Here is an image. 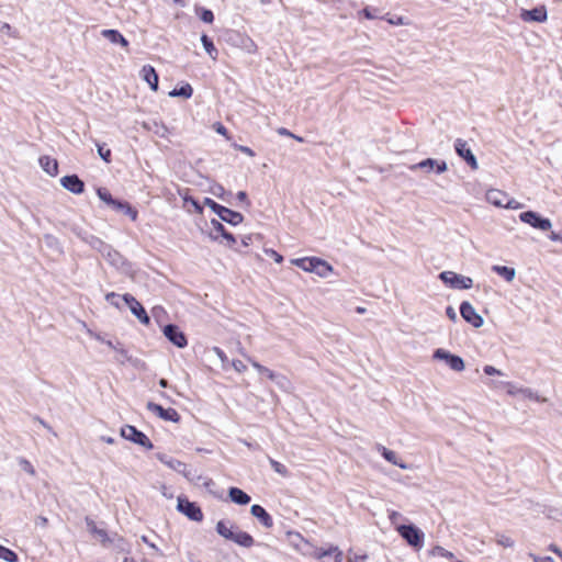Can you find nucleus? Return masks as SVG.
I'll return each mask as SVG.
<instances>
[{"mask_svg":"<svg viewBox=\"0 0 562 562\" xmlns=\"http://www.w3.org/2000/svg\"><path fill=\"white\" fill-rule=\"evenodd\" d=\"M215 532L226 541L233 542L234 544L249 549L254 546L265 547L271 549V547L263 542H257L255 538L248 532L239 528V526L228 519L222 518L215 525Z\"/></svg>","mask_w":562,"mask_h":562,"instance_id":"nucleus-1","label":"nucleus"},{"mask_svg":"<svg viewBox=\"0 0 562 562\" xmlns=\"http://www.w3.org/2000/svg\"><path fill=\"white\" fill-rule=\"evenodd\" d=\"M296 551L321 562H342L344 559V553L338 546L327 543L325 547H316L306 538Z\"/></svg>","mask_w":562,"mask_h":562,"instance_id":"nucleus-2","label":"nucleus"},{"mask_svg":"<svg viewBox=\"0 0 562 562\" xmlns=\"http://www.w3.org/2000/svg\"><path fill=\"white\" fill-rule=\"evenodd\" d=\"M290 262L301 270L314 273L319 278H327L335 273L334 266L329 261L317 256L292 258Z\"/></svg>","mask_w":562,"mask_h":562,"instance_id":"nucleus-3","label":"nucleus"},{"mask_svg":"<svg viewBox=\"0 0 562 562\" xmlns=\"http://www.w3.org/2000/svg\"><path fill=\"white\" fill-rule=\"evenodd\" d=\"M396 532L415 552H419L425 544V532L409 519L396 526Z\"/></svg>","mask_w":562,"mask_h":562,"instance_id":"nucleus-4","label":"nucleus"},{"mask_svg":"<svg viewBox=\"0 0 562 562\" xmlns=\"http://www.w3.org/2000/svg\"><path fill=\"white\" fill-rule=\"evenodd\" d=\"M203 204L206 205L218 218L226 224L236 227L240 225L245 221V216L241 212L227 207L212 198L205 196L203 199Z\"/></svg>","mask_w":562,"mask_h":562,"instance_id":"nucleus-5","label":"nucleus"},{"mask_svg":"<svg viewBox=\"0 0 562 562\" xmlns=\"http://www.w3.org/2000/svg\"><path fill=\"white\" fill-rule=\"evenodd\" d=\"M176 509L190 521L202 522L204 520V514L200 504L195 501H191L186 494L177 496Z\"/></svg>","mask_w":562,"mask_h":562,"instance_id":"nucleus-6","label":"nucleus"},{"mask_svg":"<svg viewBox=\"0 0 562 562\" xmlns=\"http://www.w3.org/2000/svg\"><path fill=\"white\" fill-rule=\"evenodd\" d=\"M120 435L124 440L137 445L147 451L154 449V443L149 437L134 425H123L120 429Z\"/></svg>","mask_w":562,"mask_h":562,"instance_id":"nucleus-7","label":"nucleus"},{"mask_svg":"<svg viewBox=\"0 0 562 562\" xmlns=\"http://www.w3.org/2000/svg\"><path fill=\"white\" fill-rule=\"evenodd\" d=\"M438 279L446 288L453 290H469L473 286V279L471 277L451 270L439 272Z\"/></svg>","mask_w":562,"mask_h":562,"instance_id":"nucleus-8","label":"nucleus"},{"mask_svg":"<svg viewBox=\"0 0 562 562\" xmlns=\"http://www.w3.org/2000/svg\"><path fill=\"white\" fill-rule=\"evenodd\" d=\"M432 359L443 362L450 370L454 372H462L465 370L464 359L446 348H436L432 351Z\"/></svg>","mask_w":562,"mask_h":562,"instance_id":"nucleus-9","label":"nucleus"},{"mask_svg":"<svg viewBox=\"0 0 562 562\" xmlns=\"http://www.w3.org/2000/svg\"><path fill=\"white\" fill-rule=\"evenodd\" d=\"M521 223L531 226L540 232H549L552 228V222L549 217L535 210H526L518 214Z\"/></svg>","mask_w":562,"mask_h":562,"instance_id":"nucleus-10","label":"nucleus"},{"mask_svg":"<svg viewBox=\"0 0 562 562\" xmlns=\"http://www.w3.org/2000/svg\"><path fill=\"white\" fill-rule=\"evenodd\" d=\"M408 169L412 172L423 170L424 172L429 173V175L434 173V175L440 176V175L445 173L446 171H448V164L445 159L427 157V158L419 160L418 162L409 165Z\"/></svg>","mask_w":562,"mask_h":562,"instance_id":"nucleus-11","label":"nucleus"},{"mask_svg":"<svg viewBox=\"0 0 562 562\" xmlns=\"http://www.w3.org/2000/svg\"><path fill=\"white\" fill-rule=\"evenodd\" d=\"M154 456L159 462H161L169 469L176 471L177 473L181 474L190 482L194 481L195 479H201V475L196 476L192 470L188 469V465L184 462L173 457H170L167 453L156 452Z\"/></svg>","mask_w":562,"mask_h":562,"instance_id":"nucleus-12","label":"nucleus"},{"mask_svg":"<svg viewBox=\"0 0 562 562\" xmlns=\"http://www.w3.org/2000/svg\"><path fill=\"white\" fill-rule=\"evenodd\" d=\"M90 335L99 342L108 346L109 348H111V349L115 350L117 353H120L123 357V360H121L122 363L130 362L133 366L137 367V363L142 362V360H139L137 358H133L128 353V350L124 347V345L119 339H116V338L106 339L104 337V335H102L101 333H91L90 331Z\"/></svg>","mask_w":562,"mask_h":562,"instance_id":"nucleus-13","label":"nucleus"},{"mask_svg":"<svg viewBox=\"0 0 562 562\" xmlns=\"http://www.w3.org/2000/svg\"><path fill=\"white\" fill-rule=\"evenodd\" d=\"M165 338L175 347L183 349L188 346L186 333L175 323H168L160 329Z\"/></svg>","mask_w":562,"mask_h":562,"instance_id":"nucleus-14","label":"nucleus"},{"mask_svg":"<svg viewBox=\"0 0 562 562\" xmlns=\"http://www.w3.org/2000/svg\"><path fill=\"white\" fill-rule=\"evenodd\" d=\"M453 149L457 156L462 159L471 170L479 169L477 158L472 151L467 140L457 138L453 143Z\"/></svg>","mask_w":562,"mask_h":562,"instance_id":"nucleus-15","label":"nucleus"},{"mask_svg":"<svg viewBox=\"0 0 562 562\" xmlns=\"http://www.w3.org/2000/svg\"><path fill=\"white\" fill-rule=\"evenodd\" d=\"M146 408L153 413L158 418L165 420L178 424L181 422V415L179 412L173 407H164L161 404L156 403L154 401H148L146 403Z\"/></svg>","mask_w":562,"mask_h":562,"instance_id":"nucleus-16","label":"nucleus"},{"mask_svg":"<svg viewBox=\"0 0 562 562\" xmlns=\"http://www.w3.org/2000/svg\"><path fill=\"white\" fill-rule=\"evenodd\" d=\"M95 194L102 205L119 214L125 203V199L114 196L106 187H95Z\"/></svg>","mask_w":562,"mask_h":562,"instance_id":"nucleus-17","label":"nucleus"},{"mask_svg":"<svg viewBox=\"0 0 562 562\" xmlns=\"http://www.w3.org/2000/svg\"><path fill=\"white\" fill-rule=\"evenodd\" d=\"M125 307L137 318V321L144 325H150V315L148 314L145 306L131 293L128 296H124Z\"/></svg>","mask_w":562,"mask_h":562,"instance_id":"nucleus-18","label":"nucleus"},{"mask_svg":"<svg viewBox=\"0 0 562 562\" xmlns=\"http://www.w3.org/2000/svg\"><path fill=\"white\" fill-rule=\"evenodd\" d=\"M459 313L462 319L474 328H481L484 325V318L469 301H462L460 303Z\"/></svg>","mask_w":562,"mask_h":562,"instance_id":"nucleus-19","label":"nucleus"},{"mask_svg":"<svg viewBox=\"0 0 562 562\" xmlns=\"http://www.w3.org/2000/svg\"><path fill=\"white\" fill-rule=\"evenodd\" d=\"M519 18L526 23H544L548 20V10L544 4H537L530 9H520Z\"/></svg>","mask_w":562,"mask_h":562,"instance_id":"nucleus-20","label":"nucleus"},{"mask_svg":"<svg viewBox=\"0 0 562 562\" xmlns=\"http://www.w3.org/2000/svg\"><path fill=\"white\" fill-rule=\"evenodd\" d=\"M60 186L72 194H82L86 190V183L77 173H68L59 179Z\"/></svg>","mask_w":562,"mask_h":562,"instance_id":"nucleus-21","label":"nucleus"},{"mask_svg":"<svg viewBox=\"0 0 562 562\" xmlns=\"http://www.w3.org/2000/svg\"><path fill=\"white\" fill-rule=\"evenodd\" d=\"M91 240H92V243H91L90 247L93 250H97L98 252H100L102 255V257H104L108 262H110L111 260L114 261V258H120V251L116 250L112 245L102 240L100 237L95 236L94 239H91Z\"/></svg>","mask_w":562,"mask_h":562,"instance_id":"nucleus-22","label":"nucleus"},{"mask_svg":"<svg viewBox=\"0 0 562 562\" xmlns=\"http://www.w3.org/2000/svg\"><path fill=\"white\" fill-rule=\"evenodd\" d=\"M139 77L151 91L157 92L159 90V75L154 66L150 64L144 65L139 70Z\"/></svg>","mask_w":562,"mask_h":562,"instance_id":"nucleus-23","label":"nucleus"},{"mask_svg":"<svg viewBox=\"0 0 562 562\" xmlns=\"http://www.w3.org/2000/svg\"><path fill=\"white\" fill-rule=\"evenodd\" d=\"M376 450L380 453V456L392 465H395L402 470H407L409 468V465L402 460V458L397 454L396 451L389 449L383 445H378Z\"/></svg>","mask_w":562,"mask_h":562,"instance_id":"nucleus-24","label":"nucleus"},{"mask_svg":"<svg viewBox=\"0 0 562 562\" xmlns=\"http://www.w3.org/2000/svg\"><path fill=\"white\" fill-rule=\"evenodd\" d=\"M225 501L239 506H246L251 502V496L238 486H229Z\"/></svg>","mask_w":562,"mask_h":562,"instance_id":"nucleus-25","label":"nucleus"},{"mask_svg":"<svg viewBox=\"0 0 562 562\" xmlns=\"http://www.w3.org/2000/svg\"><path fill=\"white\" fill-rule=\"evenodd\" d=\"M250 514L265 528L273 527V518L271 514L260 504H254L250 507Z\"/></svg>","mask_w":562,"mask_h":562,"instance_id":"nucleus-26","label":"nucleus"},{"mask_svg":"<svg viewBox=\"0 0 562 562\" xmlns=\"http://www.w3.org/2000/svg\"><path fill=\"white\" fill-rule=\"evenodd\" d=\"M101 35L113 45L121 46L125 49L130 47V41L116 29H103Z\"/></svg>","mask_w":562,"mask_h":562,"instance_id":"nucleus-27","label":"nucleus"},{"mask_svg":"<svg viewBox=\"0 0 562 562\" xmlns=\"http://www.w3.org/2000/svg\"><path fill=\"white\" fill-rule=\"evenodd\" d=\"M262 376L272 381L283 392H290V390L292 389L291 381L280 372H277L268 368V370L265 371V374Z\"/></svg>","mask_w":562,"mask_h":562,"instance_id":"nucleus-28","label":"nucleus"},{"mask_svg":"<svg viewBox=\"0 0 562 562\" xmlns=\"http://www.w3.org/2000/svg\"><path fill=\"white\" fill-rule=\"evenodd\" d=\"M207 192L229 205L234 204V193L231 190H226L220 182L213 181L209 187Z\"/></svg>","mask_w":562,"mask_h":562,"instance_id":"nucleus-29","label":"nucleus"},{"mask_svg":"<svg viewBox=\"0 0 562 562\" xmlns=\"http://www.w3.org/2000/svg\"><path fill=\"white\" fill-rule=\"evenodd\" d=\"M85 521H86L88 531L91 535L99 537L100 541L103 546H108L113 542V539L109 536V532L103 528H99L97 526V522L92 518L87 516Z\"/></svg>","mask_w":562,"mask_h":562,"instance_id":"nucleus-30","label":"nucleus"},{"mask_svg":"<svg viewBox=\"0 0 562 562\" xmlns=\"http://www.w3.org/2000/svg\"><path fill=\"white\" fill-rule=\"evenodd\" d=\"M38 165L50 177H56L59 173L58 160L49 155H41L38 157Z\"/></svg>","mask_w":562,"mask_h":562,"instance_id":"nucleus-31","label":"nucleus"},{"mask_svg":"<svg viewBox=\"0 0 562 562\" xmlns=\"http://www.w3.org/2000/svg\"><path fill=\"white\" fill-rule=\"evenodd\" d=\"M224 222L220 218H211L210 224L212 226L211 231H202V233L211 240V241H220L222 235L227 232V228L223 224Z\"/></svg>","mask_w":562,"mask_h":562,"instance_id":"nucleus-32","label":"nucleus"},{"mask_svg":"<svg viewBox=\"0 0 562 562\" xmlns=\"http://www.w3.org/2000/svg\"><path fill=\"white\" fill-rule=\"evenodd\" d=\"M244 36V33L233 30V29H225L221 32L218 36V41L226 43L229 46L233 47H239V44L241 43V38Z\"/></svg>","mask_w":562,"mask_h":562,"instance_id":"nucleus-33","label":"nucleus"},{"mask_svg":"<svg viewBox=\"0 0 562 562\" xmlns=\"http://www.w3.org/2000/svg\"><path fill=\"white\" fill-rule=\"evenodd\" d=\"M505 385L508 387L507 393L509 395H516L521 394L524 398L533 401V402H540L541 397L539 393L530 387H519L516 389L515 385L512 382H506Z\"/></svg>","mask_w":562,"mask_h":562,"instance_id":"nucleus-34","label":"nucleus"},{"mask_svg":"<svg viewBox=\"0 0 562 562\" xmlns=\"http://www.w3.org/2000/svg\"><path fill=\"white\" fill-rule=\"evenodd\" d=\"M179 195L186 205H191L193 209V212L195 214L202 215L204 213V207L206 206L203 204V201L200 202L196 198H194L190 193V189H184L183 191H179Z\"/></svg>","mask_w":562,"mask_h":562,"instance_id":"nucleus-35","label":"nucleus"},{"mask_svg":"<svg viewBox=\"0 0 562 562\" xmlns=\"http://www.w3.org/2000/svg\"><path fill=\"white\" fill-rule=\"evenodd\" d=\"M171 98H181L188 100L193 95V87L188 81H180L171 91L168 92Z\"/></svg>","mask_w":562,"mask_h":562,"instance_id":"nucleus-36","label":"nucleus"},{"mask_svg":"<svg viewBox=\"0 0 562 562\" xmlns=\"http://www.w3.org/2000/svg\"><path fill=\"white\" fill-rule=\"evenodd\" d=\"M507 196L508 194L505 191L494 188L488 189L485 193L486 201L490 204L499 209H502L503 205L505 204Z\"/></svg>","mask_w":562,"mask_h":562,"instance_id":"nucleus-37","label":"nucleus"},{"mask_svg":"<svg viewBox=\"0 0 562 562\" xmlns=\"http://www.w3.org/2000/svg\"><path fill=\"white\" fill-rule=\"evenodd\" d=\"M491 271L504 279L506 282L514 281L516 277V269L510 266L493 265L491 267Z\"/></svg>","mask_w":562,"mask_h":562,"instance_id":"nucleus-38","label":"nucleus"},{"mask_svg":"<svg viewBox=\"0 0 562 562\" xmlns=\"http://www.w3.org/2000/svg\"><path fill=\"white\" fill-rule=\"evenodd\" d=\"M150 313H151L150 318L151 317L154 318V321L156 322V324L158 325V327L160 329H162V327L168 324L169 314L164 306L155 305L151 307Z\"/></svg>","mask_w":562,"mask_h":562,"instance_id":"nucleus-39","label":"nucleus"},{"mask_svg":"<svg viewBox=\"0 0 562 562\" xmlns=\"http://www.w3.org/2000/svg\"><path fill=\"white\" fill-rule=\"evenodd\" d=\"M193 11L198 19L205 24H212L215 20L214 12L200 3L194 4Z\"/></svg>","mask_w":562,"mask_h":562,"instance_id":"nucleus-40","label":"nucleus"},{"mask_svg":"<svg viewBox=\"0 0 562 562\" xmlns=\"http://www.w3.org/2000/svg\"><path fill=\"white\" fill-rule=\"evenodd\" d=\"M201 44L205 50V53L213 59L216 60L218 57V50L213 42V38L209 36L205 32H202L200 37Z\"/></svg>","mask_w":562,"mask_h":562,"instance_id":"nucleus-41","label":"nucleus"},{"mask_svg":"<svg viewBox=\"0 0 562 562\" xmlns=\"http://www.w3.org/2000/svg\"><path fill=\"white\" fill-rule=\"evenodd\" d=\"M131 293L125 292L123 294H119L116 292H108L105 294V301L113 307L119 311H122L125 307V299L124 296H128Z\"/></svg>","mask_w":562,"mask_h":562,"instance_id":"nucleus-42","label":"nucleus"},{"mask_svg":"<svg viewBox=\"0 0 562 562\" xmlns=\"http://www.w3.org/2000/svg\"><path fill=\"white\" fill-rule=\"evenodd\" d=\"M43 240L45 243V246L48 249L57 252L58 255H64V252H65L64 246L56 236H54L53 234L46 233L43 235Z\"/></svg>","mask_w":562,"mask_h":562,"instance_id":"nucleus-43","label":"nucleus"},{"mask_svg":"<svg viewBox=\"0 0 562 562\" xmlns=\"http://www.w3.org/2000/svg\"><path fill=\"white\" fill-rule=\"evenodd\" d=\"M70 232L78 237L81 241L91 245L92 240L94 239L95 235L90 234L88 231H86L83 227H81L78 224L70 225Z\"/></svg>","mask_w":562,"mask_h":562,"instance_id":"nucleus-44","label":"nucleus"},{"mask_svg":"<svg viewBox=\"0 0 562 562\" xmlns=\"http://www.w3.org/2000/svg\"><path fill=\"white\" fill-rule=\"evenodd\" d=\"M428 554L430 557L445 558L449 561L463 562L461 560H457L456 554L452 551H449L439 544L434 546V548L428 551Z\"/></svg>","mask_w":562,"mask_h":562,"instance_id":"nucleus-45","label":"nucleus"},{"mask_svg":"<svg viewBox=\"0 0 562 562\" xmlns=\"http://www.w3.org/2000/svg\"><path fill=\"white\" fill-rule=\"evenodd\" d=\"M380 13V9L376 8V7H372V5H364L362 9H360L358 11V16L359 19H364V20H381V16L379 14Z\"/></svg>","mask_w":562,"mask_h":562,"instance_id":"nucleus-46","label":"nucleus"},{"mask_svg":"<svg viewBox=\"0 0 562 562\" xmlns=\"http://www.w3.org/2000/svg\"><path fill=\"white\" fill-rule=\"evenodd\" d=\"M381 20L387 22L390 25H393V26L408 25L407 18L400 15V14H392L390 12L383 14L381 16Z\"/></svg>","mask_w":562,"mask_h":562,"instance_id":"nucleus-47","label":"nucleus"},{"mask_svg":"<svg viewBox=\"0 0 562 562\" xmlns=\"http://www.w3.org/2000/svg\"><path fill=\"white\" fill-rule=\"evenodd\" d=\"M119 214L127 216L132 222H136L139 217L138 209L127 200L125 201Z\"/></svg>","mask_w":562,"mask_h":562,"instance_id":"nucleus-48","label":"nucleus"},{"mask_svg":"<svg viewBox=\"0 0 562 562\" xmlns=\"http://www.w3.org/2000/svg\"><path fill=\"white\" fill-rule=\"evenodd\" d=\"M217 243L225 245L226 247H228L229 249H232L236 252H240V250L237 248L236 235L233 234L232 232H229L228 229L224 235H222L220 241H217Z\"/></svg>","mask_w":562,"mask_h":562,"instance_id":"nucleus-49","label":"nucleus"},{"mask_svg":"<svg viewBox=\"0 0 562 562\" xmlns=\"http://www.w3.org/2000/svg\"><path fill=\"white\" fill-rule=\"evenodd\" d=\"M285 536H286V539L290 543V546L294 549V550H297V548L302 544V542L305 540V537L296 531V530H288L285 532Z\"/></svg>","mask_w":562,"mask_h":562,"instance_id":"nucleus-50","label":"nucleus"},{"mask_svg":"<svg viewBox=\"0 0 562 562\" xmlns=\"http://www.w3.org/2000/svg\"><path fill=\"white\" fill-rule=\"evenodd\" d=\"M0 559L5 562H19L20 560L19 554L14 550L3 544H0Z\"/></svg>","mask_w":562,"mask_h":562,"instance_id":"nucleus-51","label":"nucleus"},{"mask_svg":"<svg viewBox=\"0 0 562 562\" xmlns=\"http://www.w3.org/2000/svg\"><path fill=\"white\" fill-rule=\"evenodd\" d=\"M97 151L100 158L105 162L110 164L112 161V150L106 146L105 143L98 142L95 143Z\"/></svg>","mask_w":562,"mask_h":562,"instance_id":"nucleus-52","label":"nucleus"},{"mask_svg":"<svg viewBox=\"0 0 562 562\" xmlns=\"http://www.w3.org/2000/svg\"><path fill=\"white\" fill-rule=\"evenodd\" d=\"M238 48L244 49L248 54H254L257 52L258 47H257V44L255 43V41L250 36H248L246 33H244L241 43L239 44Z\"/></svg>","mask_w":562,"mask_h":562,"instance_id":"nucleus-53","label":"nucleus"},{"mask_svg":"<svg viewBox=\"0 0 562 562\" xmlns=\"http://www.w3.org/2000/svg\"><path fill=\"white\" fill-rule=\"evenodd\" d=\"M387 518L395 531L396 526H401V524L404 522L405 519H408L407 517H404L400 512L395 509L387 510Z\"/></svg>","mask_w":562,"mask_h":562,"instance_id":"nucleus-54","label":"nucleus"},{"mask_svg":"<svg viewBox=\"0 0 562 562\" xmlns=\"http://www.w3.org/2000/svg\"><path fill=\"white\" fill-rule=\"evenodd\" d=\"M109 263L115 268H121L123 271H127L133 267L132 261L125 258L121 252L120 258H114V261L111 260Z\"/></svg>","mask_w":562,"mask_h":562,"instance_id":"nucleus-55","label":"nucleus"},{"mask_svg":"<svg viewBox=\"0 0 562 562\" xmlns=\"http://www.w3.org/2000/svg\"><path fill=\"white\" fill-rule=\"evenodd\" d=\"M234 200H236L238 204L246 210L251 207V201L249 199L248 192L245 190L237 191V193L234 194Z\"/></svg>","mask_w":562,"mask_h":562,"instance_id":"nucleus-56","label":"nucleus"},{"mask_svg":"<svg viewBox=\"0 0 562 562\" xmlns=\"http://www.w3.org/2000/svg\"><path fill=\"white\" fill-rule=\"evenodd\" d=\"M212 130L227 140L232 138V134L228 128L220 121H216L212 124Z\"/></svg>","mask_w":562,"mask_h":562,"instance_id":"nucleus-57","label":"nucleus"},{"mask_svg":"<svg viewBox=\"0 0 562 562\" xmlns=\"http://www.w3.org/2000/svg\"><path fill=\"white\" fill-rule=\"evenodd\" d=\"M18 464L21 468V470L24 471L25 473H29L30 475L36 474V470L29 459L20 457L18 459Z\"/></svg>","mask_w":562,"mask_h":562,"instance_id":"nucleus-58","label":"nucleus"},{"mask_svg":"<svg viewBox=\"0 0 562 562\" xmlns=\"http://www.w3.org/2000/svg\"><path fill=\"white\" fill-rule=\"evenodd\" d=\"M154 126L156 127L154 130V133L159 136L160 138H167L168 134L170 133L169 127L164 122H157L154 121Z\"/></svg>","mask_w":562,"mask_h":562,"instance_id":"nucleus-59","label":"nucleus"},{"mask_svg":"<svg viewBox=\"0 0 562 562\" xmlns=\"http://www.w3.org/2000/svg\"><path fill=\"white\" fill-rule=\"evenodd\" d=\"M270 465L276 473L282 475L283 477L289 476V469L283 463L274 459H270Z\"/></svg>","mask_w":562,"mask_h":562,"instance_id":"nucleus-60","label":"nucleus"},{"mask_svg":"<svg viewBox=\"0 0 562 562\" xmlns=\"http://www.w3.org/2000/svg\"><path fill=\"white\" fill-rule=\"evenodd\" d=\"M213 351L218 357V359L221 360L222 368L224 370H227L231 361H229L226 352L221 347H217V346L213 347Z\"/></svg>","mask_w":562,"mask_h":562,"instance_id":"nucleus-61","label":"nucleus"},{"mask_svg":"<svg viewBox=\"0 0 562 562\" xmlns=\"http://www.w3.org/2000/svg\"><path fill=\"white\" fill-rule=\"evenodd\" d=\"M0 33H3L12 38L18 37V30L11 26L8 22L0 21Z\"/></svg>","mask_w":562,"mask_h":562,"instance_id":"nucleus-62","label":"nucleus"},{"mask_svg":"<svg viewBox=\"0 0 562 562\" xmlns=\"http://www.w3.org/2000/svg\"><path fill=\"white\" fill-rule=\"evenodd\" d=\"M263 252H265L268 257L272 258V259H273V261H274L276 263L281 265V263L284 261V257H283V255H281L279 251H277V250H276V249H273V248H267V247H265V248H263Z\"/></svg>","mask_w":562,"mask_h":562,"instance_id":"nucleus-63","label":"nucleus"},{"mask_svg":"<svg viewBox=\"0 0 562 562\" xmlns=\"http://www.w3.org/2000/svg\"><path fill=\"white\" fill-rule=\"evenodd\" d=\"M495 542L503 548H513L515 544V541L505 535H497Z\"/></svg>","mask_w":562,"mask_h":562,"instance_id":"nucleus-64","label":"nucleus"}]
</instances>
